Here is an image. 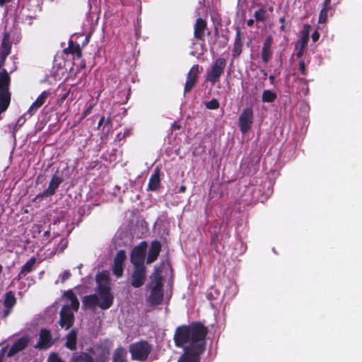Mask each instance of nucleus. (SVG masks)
<instances>
[{
  "mask_svg": "<svg viewBox=\"0 0 362 362\" xmlns=\"http://www.w3.org/2000/svg\"><path fill=\"white\" fill-rule=\"evenodd\" d=\"M160 251V244L157 241L153 242L148 251L146 262L148 264L153 262L157 259Z\"/></svg>",
  "mask_w": 362,
  "mask_h": 362,
  "instance_id": "aec40b11",
  "label": "nucleus"
},
{
  "mask_svg": "<svg viewBox=\"0 0 362 362\" xmlns=\"http://www.w3.org/2000/svg\"><path fill=\"white\" fill-rule=\"evenodd\" d=\"M36 259L35 258L30 259L21 268L20 273L18 274V279H21L26 276V274L30 272L35 267Z\"/></svg>",
  "mask_w": 362,
  "mask_h": 362,
  "instance_id": "5701e85b",
  "label": "nucleus"
},
{
  "mask_svg": "<svg viewBox=\"0 0 362 362\" xmlns=\"http://www.w3.org/2000/svg\"><path fill=\"white\" fill-rule=\"evenodd\" d=\"M146 280V268L145 267H137L132 274L131 284L134 288L141 287Z\"/></svg>",
  "mask_w": 362,
  "mask_h": 362,
  "instance_id": "1a4fd4ad",
  "label": "nucleus"
},
{
  "mask_svg": "<svg viewBox=\"0 0 362 362\" xmlns=\"http://www.w3.org/2000/svg\"><path fill=\"white\" fill-rule=\"evenodd\" d=\"M320 37V33L317 30H315V32L312 34V40L313 42H316Z\"/></svg>",
  "mask_w": 362,
  "mask_h": 362,
  "instance_id": "ea45409f",
  "label": "nucleus"
},
{
  "mask_svg": "<svg viewBox=\"0 0 362 362\" xmlns=\"http://www.w3.org/2000/svg\"><path fill=\"white\" fill-rule=\"evenodd\" d=\"M16 303L15 294L12 291L7 292L4 298V305L5 310H4L3 317H6L11 311V308Z\"/></svg>",
  "mask_w": 362,
  "mask_h": 362,
  "instance_id": "ddd939ff",
  "label": "nucleus"
},
{
  "mask_svg": "<svg viewBox=\"0 0 362 362\" xmlns=\"http://www.w3.org/2000/svg\"><path fill=\"white\" fill-rule=\"evenodd\" d=\"M151 351L150 345L145 341L134 344L130 346V352L134 359L145 361Z\"/></svg>",
  "mask_w": 362,
  "mask_h": 362,
  "instance_id": "423d86ee",
  "label": "nucleus"
},
{
  "mask_svg": "<svg viewBox=\"0 0 362 362\" xmlns=\"http://www.w3.org/2000/svg\"><path fill=\"white\" fill-rule=\"evenodd\" d=\"M83 304L85 307L88 308H95L100 307V300L97 294L90 295L85 296L83 299Z\"/></svg>",
  "mask_w": 362,
  "mask_h": 362,
  "instance_id": "4be33fe9",
  "label": "nucleus"
},
{
  "mask_svg": "<svg viewBox=\"0 0 362 362\" xmlns=\"http://www.w3.org/2000/svg\"><path fill=\"white\" fill-rule=\"evenodd\" d=\"M59 279L56 281V283H58L59 281Z\"/></svg>",
  "mask_w": 362,
  "mask_h": 362,
  "instance_id": "bf43d9fd",
  "label": "nucleus"
},
{
  "mask_svg": "<svg viewBox=\"0 0 362 362\" xmlns=\"http://www.w3.org/2000/svg\"><path fill=\"white\" fill-rule=\"evenodd\" d=\"M198 72L199 66L197 65H194L191 68L188 73L187 79L185 83V92H188L193 88L197 81Z\"/></svg>",
  "mask_w": 362,
  "mask_h": 362,
  "instance_id": "2eb2a0df",
  "label": "nucleus"
},
{
  "mask_svg": "<svg viewBox=\"0 0 362 362\" xmlns=\"http://www.w3.org/2000/svg\"><path fill=\"white\" fill-rule=\"evenodd\" d=\"M213 291H214L213 288L208 290V291L206 294L207 299L209 300H215V298H217L219 295V293L218 292H216V291H214L216 295L214 296Z\"/></svg>",
  "mask_w": 362,
  "mask_h": 362,
  "instance_id": "f704fd0d",
  "label": "nucleus"
},
{
  "mask_svg": "<svg viewBox=\"0 0 362 362\" xmlns=\"http://www.w3.org/2000/svg\"><path fill=\"white\" fill-rule=\"evenodd\" d=\"M52 345V335L47 329H42L40 334L37 347L47 349Z\"/></svg>",
  "mask_w": 362,
  "mask_h": 362,
  "instance_id": "f3484780",
  "label": "nucleus"
},
{
  "mask_svg": "<svg viewBox=\"0 0 362 362\" xmlns=\"http://www.w3.org/2000/svg\"><path fill=\"white\" fill-rule=\"evenodd\" d=\"M272 35L267 36L263 42V47L261 50V57L262 62L264 63L269 62L272 57Z\"/></svg>",
  "mask_w": 362,
  "mask_h": 362,
  "instance_id": "9b49d317",
  "label": "nucleus"
},
{
  "mask_svg": "<svg viewBox=\"0 0 362 362\" xmlns=\"http://www.w3.org/2000/svg\"><path fill=\"white\" fill-rule=\"evenodd\" d=\"M65 51L76 54L78 57H81V51L78 45H70L69 47L65 49Z\"/></svg>",
  "mask_w": 362,
  "mask_h": 362,
  "instance_id": "2f4dec72",
  "label": "nucleus"
},
{
  "mask_svg": "<svg viewBox=\"0 0 362 362\" xmlns=\"http://www.w3.org/2000/svg\"><path fill=\"white\" fill-rule=\"evenodd\" d=\"M9 81L10 78L8 73L5 70L0 71V114L5 112L10 104Z\"/></svg>",
  "mask_w": 362,
  "mask_h": 362,
  "instance_id": "20e7f679",
  "label": "nucleus"
},
{
  "mask_svg": "<svg viewBox=\"0 0 362 362\" xmlns=\"http://www.w3.org/2000/svg\"><path fill=\"white\" fill-rule=\"evenodd\" d=\"M71 276V273L69 271L66 270L64 271L62 274H61L59 276V279H60V281L62 283H64L66 280H67Z\"/></svg>",
  "mask_w": 362,
  "mask_h": 362,
  "instance_id": "e433bc0d",
  "label": "nucleus"
},
{
  "mask_svg": "<svg viewBox=\"0 0 362 362\" xmlns=\"http://www.w3.org/2000/svg\"><path fill=\"white\" fill-rule=\"evenodd\" d=\"M207 334H208V328L206 326L205 327V344H206V338H207Z\"/></svg>",
  "mask_w": 362,
  "mask_h": 362,
  "instance_id": "09e8293b",
  "label": "nucleus"
},
{
  "mask_svg": "<svg viewBox=\"0 0 362 362\" xmlns=\"http://www.w3.org/2000/svg\"><path fill=\"white\" fill-rule=\"evenodd\" d=\"M62 177H60L57 175H53L52 177V180L49 182V187L44 192V195L47 196V197L53 195L55 193L56 189L58 188L59 185L62 183Z\"/></svg>",
  "mask_w": 362,
  "mask_h": 362,
  "instance_id": "412c9836",
  "label": "nucleus"
},
{
  "mask_svg": "<svg viewBox=\"0 0 362 362\" xmlns=\"http://www.w3.org/2000/svg\"><path fill=\"white\" fill-rule=\"evenodd\" d=\"M269 79L270 80H274V76H269Z\"/></svg>",
  "mask_w": 362,
  "mask_h": 362,
  "instance_id": "4d7b16f0",
  "label": "nucleus"
},
{
  "mask_svg": "<svg viewBox=\"0 0 362 362\" xmlns=\"http://www.w3.org/2000/svg\"><path fill=\"white\" fill-rule=\"evenodd\" d=\"M159 170L156 169L154 173L151 176L148 182V189L152 191L156 190L160 185Z\"/></svg>",
  "mask_w": 362,
  "mask_h": 362,
  "instance_id": "b1692460",
  "label": "nucleus"
},
{
  "mask_svg": "<svg viewBox=\"0 0 362 362\" xmlns=\"http://www.w3.org/2000/svg\"><path fill=\"white\" fill-rule=\"evenodd\" d=\"M227 65V61L224 57H218L212 64L211 69L208 71L206 79L209 82L215 83L218 82L221 76L224 72Z\"/></svg>",
  "mask_w": 362,
  "mask_h": 362,
  "instance_id": "39448f33",
  "label": "nucleus"
},
{
  "mask_svg": "<svg viewBox=\"0 0 362 362\" xmlns=\"http://www.w3.org/2000/svg\"><path fill=\"white\" fill-rule=\"evenodd\" d=\"M286 21V18L285 17H281L279 18V22L281 23V25H280V28L279 30L281 31V32H284V30L286 29V26L284 25V23Z\"/></svg>",
  "mask_w": 362,
  "mask_h": 362,
  "instance_id": "a19ab883",
  "label": "nucleus"
},
{
  "mask_svg": "<svg viewBox=\"0 0 362 362\" xmlns=\"http://www.w3.org/2000/svg\"><path fill=\"white\" fill-rule=\"evenodd\" d=\"M149 288L151 290L148 297L149 302L153 305L159 304L163 300L162 279L160 273L156 269L151 276Z\"/></svg>",
  "mask_w": 362,
  "mask_h": 362,
  "instance_id": "7ed1b4c3",
  "label": "nucleus"
},
{
  "mask_svg": "<svg viewBox=\"0 0 362 362\" xmlns=\"http://www.w3.org/2000/svg\"><path fill=\"white\" fill-rule=\"evenodd\" d=\"M64 298L66 303L61 310L59 324L62 327L69 329L74 323V311L78 310L79 302L72 291L66 292Z\"/></svg>",
  "mask_w": 362,
  "mask_h": 362,
  "instance_id": "f03ea898",
  "label": "nucleus"
},
{
  "mask_svg": "<svg viewBox=\"0 0 362 362\" xmlns=\"http://www.w3.org/2000/svg\"><path fill=\"white\" fill-rule=\"evenodd\" d=\"M296 49H298L296 56L297 58H301L303 55L304 54V47H302L301 46H298V47H296Z\"/></svg>",
  "mask_w": 362,
  "mask_h": 362,
  "instance_id": "58836bf2",
  "label": "nucleus"
},
{
  "mask_svg": "<svg viewBox=\"0 0 362 362\" xmlns=\"http://www.w3.org/2000/svg\"><path fill=\"white\" fill-rule=\"evenodd\" d=\"M277 95L270 90H264L262 100L263 102H273L276 100Z\"/></svg>",
  "mask_w": 362,
  "mask_h": 362,
  "instance_id": "c85d7f7f",
  "label": "nucleus"
},
{
  "mask_svg": "<svg viewBox=\"0 0 362 362\" xmlns=\"http://www.w3.org/2000/svg\"><path fill=\"white\" fill-rule=\"evenodd\" d=\"M254 17L255 21L257 22L265 21L267 18V13L265 8L261 7L257 11H255L254 13Z\"/></svg>",
  "mask_w": 362,
  "mask_h": 362,
  "instance_id": "cd10ccee",
  "label": "nucleus"
},
{
  "mask_svg": "<svg viewBox=\"0 0 362 362\" xmlns=\"http://www.w3.org/2000/svg\"><path fill=\"white\" fill-rule=\"evenodd\" d=\"M93 105H89L88 107L86 110V111L83 113V117H86L88 115H89L92 110Z\"/></svg>",
  "mask_w": 362,
  "mask_h": 362,
  "instance_id": "37998d69",
  "label": "nucleus"
},
{
  "mask_svg": "<svg viewBox=\"0 0 362 362\" xmlns=\"http://www.w3.org/2000/svg\"><path fill=\"white\" fill-rule=\"evenodd\" d=\"M127 352L124 349L119 347L114 354L113 362H125Z\"/></svg>",
  "mask_w": 362,
  "mask_h": 362,
  "instance_id": "a878e982",
  "label": "nucleus"
},
{
  "mask_svg": "<svg viewBox=\"0 0 362 362\" xmlns=\"http://www.w3.org/2000/svg\"><path fill=\"white\" fill-rule=\"evenodd\" d=\"M10 50L11 45L9 42L6 39H4L1 43V58L4 59L10 53Z\"/></svg>",
  "mask_w": 362,
  "mask_h": 362,
  "instance_id": "c756f323",
  "label": "nucleus"
},
{
  "mask_svg": "<svg viewBox=\"0 0 362 362\" xmlns=\"http://www.w3.org/2000/svg\"><path fill=\"white\" fill-rule=\"evenodd\" d=\"M59 279L56 281V283H58L59 281Z\"/></svg>",
  "mask_w": 362,
  "mask_h": 362,
  "instance_id": "052dcab7",
  "label": "nucleus"
},
{
  "mask_svg": "<svg viewBox=\"0 0 362 362\" xmlns=\"http://www.w3.org/2000/svg\"><path fill=\"white\" fill-rule=\"evenodd\" d=\"M105 119H106V117L104 116L100 117L99 122H98V129H100V127L103 125V124L105 121Z\"/></svg>",
  "mask_w": 362,
  "mask_h": 362,
  "instance_id": "a18cd8bd",
  "label": "nucleus"
},
{
  "mask_svg": "<svg viewBox=\"0 0 362 362\" xmlns=\"http://www.w3.org/2000/svg\"><path fill=\"white\" fill-rule=\"evenodd\" d=\"M97 295L100 300V308L107 309L112 305L113 297L110 293V289L98 290Z\"/></svg>",
  "mask_w": 362,
  "mask_h": 362,
  "instance_id": "f8f14e48",
  "label": "nucleus"
},
{
  "mask_svg": "<svg viewBox=\"0 0 362 362\" xmlns=\"http://www.w3.org/2000/svg\"><path fill=\"white\" fill-rule=\"evenodd\" d=\"M175 343L184 349L177 362H199L204 351V325L193 323L178 327L175 333Z\"/></svg>",
  "mask_w": 362,
  "mask_h": 362,
  "instance_id": "f257e3e1",
  "label": "nucleus"
},
{
  "mask_svg": "<svg viewBox=\"0 0 362 362\" xmlns=\"http://www.w3.org/2000/svg\"><path fill=\"white\" fill-rule=\"evenodd\" d=\"M185 187H180V192H184V191H185Z\"/></svg>",
  "mask_w": 362,
  "mask_h": 362,
  "instance_id": "5fc2aeb1",
  "label": "nucleus"
},
{
  "mask_svg": "<svg viewBox=\"0 0 362 362\" xmlns=\"http://www.w3.org/2000/svg\"><path fill=\"white\" fill-rule=\"evenodd\" d=\"M126 254L124 250H119L115 258L112 268L113 274L117 277H121L123 274Z\"/></svg>",
  "mask_w": 362,
  "mask_h": 362,
  "instance_id": "9d476101",
  "label": "nucleus"
},
{
  "mask_svg": "<svg viewBox=\"0 0 362 362\" xmlns=\"http://www.w3.org/2000/svg\"><path fill=\"white\" fill-rule=\"evenodd\" d=\"M103 125H105L107 127L106 133H110L111 132V129H112V119H111L110 117H108L105 119V121Z\"/></svg>",
  "mask_w": 362,
  "mask_h": 362,
  "instance_id": "4c0bfd02",
  "label": "nucleus"
},
{
  "mask_svg": "<svg viewBox=\"0 0 362 362\" xmlns=\"http://www.w3.org/2000/svg\"><path fill=\"white\" fill-rule=\"evenodd\" d=\"M109 273L103 271L96 276V281L98 284V290L110 289L109 287Z\"/></svg>",
  "mask_w": 362,
  "mask_h": 362,
  "instance_id": "6ab92c4d",
  "label": "nucleus"
},
{
  "mask_svg": "<svg viewBox=\"0 0 362 362\" xmlns=\"http://www.w3.org/2000/svg\"><path fill=\"white\" fill-rule=\"evenodd\" d=\"M70 362H93V361L91 357L88 354H81L80 355L73 356Z\"/></svg>",
  "mask_w": 362,
  "mask_h": 362,
  "instance_id": "7c9ffc66",
  "label": "nucleus"
},
{
  "mask_svg": "<svg viewBox=\"0 0 362 362\" xmlns=\"http://www.w3.org/2000/svg\"><path fill=\"white\" fill-rule=\"evenodd\" d=\"M193 45H194V47H196L197 45H199L201 47H202V45L201 43H199V44L194 43Z\"/></svg>",
  "mask_w": 362,
  "mask_h": 362,
  "instance_id": "864d4df0",
  "label": "nucleus"
},
{
  "mask_svg": "<svg viewBox=\"0 0 362 362\" xmlns=\"http://www.w3.org/2000/svg\"><path fill=\"white\" fill-rule=\"evenodd\" d=\"M329 11V8L322 7L318 18V22L320 23H326L327 20V12Z\"/></svg>",
  "mask_w": 362,
  "mask_h": 362,
  "instance_id": "473e14b6",
  "label": "nucleus"
},
{
  "mask_svg": "<svg viewBox=\"0 0 362 362\" xmlns=\"http://www.w3.org/2000/svg\"><path fill=\"white\" fill-rule=\"evenodd\" d=\"M68 95H69V92L66 93H65V94L62 97V100H65V99L67 98Z\"/></svg>",
  "mask_w": 362,
  "mask_h": 362,
  "instance_id": "3c124183",
  "label": "nucleus"
},
{
  "mask_svg": "<svg viewBox=\"0 0 362 362\" xmlns=\"http://www.w3.org/2000/svg\"><path fill=\"white\" fill-rule=\"evenodd\" d=\"M254 23H255V21L252 18H250L247 21V25L250 27L252 26Z\"/></svg>",
  "mask_w": 362,
  "mask_h": 362,
  "instance_id": "49530a36",
  "label": "nucleus"
},
{
  "mask_svg": "<svg viewBox=\"0 0 362 362\" xmlns=\"http://www.w3.org/2000/svg\"><path fill=\"white\" fill-rule=\"evenodd\" d=\"M49 94V92L43 91L30 105L28 113L33 115L45 103Z\"/></svg>",
  "mask_w": 362,
  "mask_h": 362,
  "instance_id": "dca6fc26",
  "label": "nucleus"
},
{
  "mask_svg": "<svg viewBox=\"0 0 362 362\" xmlns=\"http://www.w3.org/2000/svg\"><path fill=\"white\" fill-rule=\"evenodd\" d=\"M59 279L56 281V283H58L59 281Z\"/></svg>",
  "mask_w": 362,
  "mask_h": 362,
  "instance_id": "13d9d810",
  "label": "nucleus"
},
{
  "mask_svg": "<svg viewBox=\"0 0 362 362\" xmlns=\"http://www.w3.org/2000/svg\"><path fill=\"white\" fill-rule=\"evenodd\" d=\"M173 129H180V125H177V124L175 122V123H173Z\"/></svg>",
  "mask_w": 362,
  "mask_h": 362,
  "instance_id": "8fccbe9b",
  "label": "nucleus"
},
{
  "mask_svg": "<svg viewBox=\"0 0 362 362\" xmlns=\"http://www.w3.org/2000/svg\"><path fill=\"white\" fill-rule=\"evenodd\" d=\"M254 119V113L252 107L244 108L238 118V125L240 132L245 134L250 130Z\"/></svg>",
  "mask_w": 362,
  "mask_h": 362,
  "instance_id": "0eeeda50",
  "label": "nucleus"
},
{
  "mask_svg": "<svg viewBox=\"0 0 362 362\" xmlns=\"http://www.w3.org/2000/svg\"><path fill=\"white\" fill-rule=\"evenodd\" d=\"M204 35V21L199 18L197 20V23L194 28V35L198 39H202Z\"/></svg>",
  "mask_w": 362,
  "mask_h": 362,
  "instance_id": "bb28decb",
  "label": "nucleus"
},
{
  "mask_svg": "<svg viewBox=\"0 0 362 362\" xmlns=\"http://www.w3.org/2000/svg\"><path fill=\"white\" fill-rule=\"evenodd\" d=\"M146 245V243H141L133 249L131 255V262L135 267H144L143 263Z\"/></svg>",
  "mask_w": 362,
  "mask_h": 362,
  "instance_id": "6e6552de",
  "label": "nucleus"
},
{
  "mask_svg": "<svg viewBox=\"0 0 362 362\" xmlns=\"http://www.w3.org/2000/svg\"><path fill=\"white\" fill-rule=\"evenodd\" d=\"M107 129V127L105 125H103L102 127H100V130L102 132V139H104L107 137V136L109 134V133H106V130Z\"/></svg>",
  "mask_w": 362,
  "mask_h": 362,
  "instance_id": "79ce46f5",
  "label": "nucleus"
},
{
  "mask_svg": "<svg viewBox=\"0 0 362 362\" xmlns=\"http://www.w3.org/2000/svg\"><path fill=\"white\" fill-rule=\"evenodd\" d=\"M300 81L303 83H307V79L304 78H299Z\"/></svg>",
  "mask_w": 362,
  "mask_h": 362,
  "instance_id": "603ef678",
  "label": "nucleus"
},
{
  "mask_svg": "<svg viewBox=\"0 0 362 362\" xmlns=\"http://www.w3.org/2000/svg\"><path fill=\"white\" fill-rule=\"evenodd\" d=\"M243 47V43L241 39V30L238 26L235 28V36L233 43V47L232 49V55L233 57H238L240 56V54H241Z\"/></svg>",
  "mask_w": 362,
  "mask_h": 362,
  "instance_id": "4468645a",
  "label": "nucleus"
},
{
  "mask_svg": "<svg viewBox=\"0 0 362 362\" xmlns=\"http://www.w3.org/2000/svg\"><path fill=\"white\" fill-rule=\"evenodd\" d=\"M197 54H198V53L197 52H195V51H192V55H196Z\"/></svg>",
  "mask_w": 362,
  "mask_h": 362,
  "instance_id": "6e6d98bb",
  "label": "nucleus"
},
{
  "mask_svg": "<svg viewBox=\"0 0 362 362\" xmlns=\"http://www.w3.org/2000/svg\"><path fill=\"white\" fill-rule=\"evenodd\" d=\"M331 0H324L323 7L330 9Z\"/></svg>",
  "mask_w": 362,
  "mask_h": 362,
  "instance_id": "c03bdc74",
  "label": "nucleus"
},
{
  "mask_svg": "<svg viewBox=\"0 0 362 362\" xmlns=\"http://www.w3.org/2000/svg\"><path fill=\"white\" fill-rule=\"evenodd\" d=\"M219 105L220 103L217 99H212L211 100L205 103V107L209 109H218Z\"/></svg>",
  "mask_w": 362,
  "mask_h": 362,
  "instance_id": "72a5a7b5",
  "label": "nucleus"
},
{
  "mask_svg": "<svg viewBox=\"0 0 362 362\" xmlns=\"http://www.w3.org/2000/svg\"><path fill=\"white\" fill-rule=\"evenodd\" d=\"M298 69L300 71V73L303 76H307L308 71L306 69L305 62L303 60H300L298 63Z\"/></svg>",
  "mask_w": 362,
  "mask_h": 362,
  "instance_id": "c9c22d12",
  "label": "nucleus"
},
{
  "mask_svg": "<svg viewBox=\"0 0 362 362\" xmlns=\"http://www.w3.org/2000/svg\"><path fill=\"white\" fill-rule=\"evenodd\" d=\"M11 0H0V5L2 6L4 4L9 2Z\"/></svg>",
  "mask_w": 362,
  "mask_h": 362,
  "instance_id": "de8ad7c7",
  "label": "nucleus"
},
{
  "mask_svg": "<svg viewBox=\"0 0 362 362\" xmlns=\"http://www.w3.org/2000/svg\"><path fill=\"white\" fill-rule=\"evenodd\" d=\"M311 29V25L308 24H304L303 28L300 32V39L298 40L296 43L295 47H298L300 46L302 47L305 48L308 40L310 39V30Z\"/></svg>",
  "mask_w": 362,
  "mask_h": 362,
  "instance_id": "a211bd4d",
  "label": "nucleus"
},
{
  "mask_svg": "<svg viewBox=\"0 0 362 362\" xmlns=\"http://www.w3.org/2000/svg\"><path fill=\"white\" fill-rule=\"evenodd\" d=\"M76 332L75 330H71L66 336V346L71 349L74 350L76 348Z\"/></svg>",
  "mask_w": 362,
  "mask_h": 362,
  "instance_id": "393cba45",
  "label": "nucleus"
}]
</instances>
